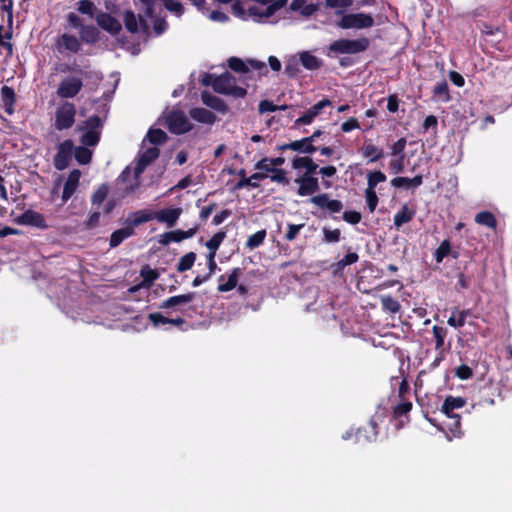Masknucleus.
Returning a JSON list of instances; mask_svg holds the SVG:
<instances>
[{"label":"nucleus","instance_id":"f257e3e1","mask_svg":"<svg viewBox=\"0 0 512 512\" xmlns=\"http://www.w3.org/2000/svg\"><path fill=\"white\" fill-rule=\"evenodd\" d=\"M193 298L194 293L191 292L169 297L159 305L160 309L165 310L166 315L160 312H154L148 315V319L155 327L171 324L184 331L185 329L182 326L186 322L183 315L190 308V303Z\"/></svg>","mask_w":512,"mask_h":512},{"label":"nucleus","instance_id":"f03ea898","mask_svg":"<svg viewBox=\"0 0 512 512\" xmlns=\"http://www.w3.org/2000/svg\"><path fill=\"white\" fill-rule=\"evenodd\" d=\"M206 76L204 84H210L214 91L224 95H231L236 98H242L247 94L246 89L236 85V79L230 73L226 72L218 77Z\"/></svg>","mask_w":512,"mask_h":512},{"label":"nucleus","instance_id":"7ed1b4c3","mask_svg":"<svg viewBox=\"0 0 512 512\" xmlns=\"http://www.w3.org/2000/svg\"><path fill=\"white\" fill-rule=\"evenodd\" d=\"M337 25L342 29H366L374 25V18L363 12L349 13L343 15Z\"/></svg>","mask_w":512,"mask_h":512},{"label":"nucleus","instance_id":"20e7f679","mask_svg":"<svg viewBox=\"0 0 512 512\" xmlns=\"http://www.w3.org/2000/svg\"><path fill=\"white\" fill-rule=\"evenodd\" d=\"M369 46L367 38H360L355 40L339 39L334 41L329 50L336 54H355L365 51Z\"/></svg>","mask_w":512,"mask_h":512},{"label":"nucleus","instance_id":"39448f33","mask_svg":"<svg viewBox=\"0 0 512 512\" xmlns=\"http://www.w3.org/2000/svg\"><path fill=\"white\" fill-rule=\"evenodd\" d=\"M76 109L74 104L65 102L60 105L55 113V128L64 130L70 128L75 120Z\"/></svg>","mask_w":512,"mask_h":512},{"label":"nucleus","instance_id":"423d86ee","mask_svg":"<svg viewBox=\"0 0 512 512\" xmlns=\"http://www.w3.org/2000/svg\"><path fill=\"white\" fill-rule=\"evenodd\" d=\"M379 421H381L380 415H374L370 418L369 422L362 427H359L355 431V440L356 442L366 441L373 442L376 441L379 434Z\"/></svg>","mask_w":512,"mask_h":512},{"label":"nucleus","instance_id":"0eeeda50","mask_svg":"<svg viewBox=\"0 0 512 512\" xmlns=\"http://www.w3.org/2000/svg\"><path fill=\"white\" fill-rule=\"evenodd\" d=\"M166 124L169 130L175 134L188 132L192 125L182 111L174 110L166 116Z\"/></svg>","mask_w":512,"mask_h":512},{"label":"nucleus","instance_id":"6e6552de","mask_svg":"<svg viewBox=\"0 0 512 512\" xmlns=\"http://www.w3.org/2000/svg\"><path fill=\"white\" fill-rule=\"evenodd\" d=\"M131 176V171L127 167L117 179L118 190L122 198L134 194L140 187V176H136L134 173L133 180L128 181Z\"/></svg>","mask_w":512,"mask_h":512},{"label":"nucleus","instance_id":"1a4fd4ad","mask_svg":"<svg viewBox=\"0 0 512 512\" xmlns=\"http://www.w3.org/2000/svg\"><path fill=\"white\" fill-rule=\"evenodd\" d=\"M82 79L77 76H70L62 79L60 82L57 95L61 98H73L82 89Z\"/></svg>","mask_w":512,"mask_h":512},{"label":"nucleus","instance_id":"9d476101","mask_svg":"<svg viewBox=\"0 0 512 512\" xmlns=\"http://www.w3.org/2000/svg\"><path fill=\"white\" fill-rule=\"evenodd\" d=\"M101 122L99 117L93 116L86 121L85 133L82 135V143L86 146H94L100 137Z\"/></svg>","mask_w":512,"mask_h":512},{"label":"nucleus","instance_id":"9b49d317","mask_svg":"<svg viewBox=\"0 0 512 512\" xmlns=\"http://www.w3.org/2000/svg\"><path fill=\"white\" fill-rule=\"evenodd\" d=\"M14 222L18 225L32 226L39 229L48 228L44 216L34 210H26L23 214L15 218Z\"/></svg>","mask_w":512,"mask_h":512},{"label":"nucleus","instance_id":"f8f14e48","mask_svg":"<svg viewBox=\"0 0 512 512\" xmlns=\"http://www.w3.org/2000/svg\"><path fill=\"white\" fill-rule=\"evenodd\" d=\"M197 228H190L189 230H174L165 232L158 236V243L164 246L169 245L172 242L178 243L184 239L192 238L196 234Z\"/></svg>","mask_w":512,"mask_h":512},{"label":"nucleus","instance_id":"ddd939ff","mask_svg":"<svg viewBox=\"0 0 512 512\" xmlns=\"http://www.w3.org/2000/svg\"><path fill=\"white\" fill-rule=\"evenodd\" d=\"M159 156V149L155 146L143 148L135 165L136 176H141L145 168Z\"/></svg>","mask_w":512,"mask_h":512},{"label":"nucleus","instance_id":"4468645a","mask_svg":"<svg viewBox=\"0 0 512 512\" xmlns=\"http://www.w3.org/2000/svg\"><path fill=\"white\" fill-rule=\"evenodd\" d=\"M124 22H125L126 28L132 33H135V32L146 33L149 29V25L146 22V20L141 15H139V17L137 18L136 15L131 11H127L125 13Z\"/></svg>","mask_w":512,"mask_h":512},{"label":"nucleus","instance_id":"2eb2a0df","mask_svg":"<svg viewBox=\"0 0 512 512\" xmlns=\"http://www.w3.org/2000/svg\"><path fill=\"white\" fill-rule=\"evenodd\" d=\"M330 105L331 101L328 99H323L319 101L314 106H312L303 116L296 119L294 125L300 126L311 124L314 118L318 116L325 107Z\"/></svg>","mask_w":512,"mask_h":512},{"label":"nucleus","instance_id":"dca6fc26","mask_svg":"<svg viewBox=\"0 0 512 512\" xmlns=\"http://www.w3.org/2000/svg\"><path fill=\"white\" fill-rule=\"evenodd\" d=\"M295 182L299 184L298 194L300 196H308L314 194L319 189L317 178L310 175H303L295 179Z\"/></svg>","mask_w":512,"mask_h":512},{"label":"nucleus","instance_id":"f3484780","mask_svg":"<svg viewBox=\"0 0 512 512\" xmlns=\"http://www.w3.org/2000/svg\"><path fill=\"white\" fill-rule=\"evenodd\" d=\"M181 213V208H166L154 212V219L160 223H165L168 227H173Z\"/></svg>","mask_w":512,"mask_h":512},{"label":"nucleus","instance_id":"a211bd4d","mask_svg":"<svg viewBox=\"0 0 512 512\" xmlns=\"http://www.w3.org/2000/svg\"><path fill=\"white\" fill-rule=\"evenodd\" d=\"M81 177V172L79 170H73L68 175V178L65 182L63 193H62V201L66 202L68 199L71 198V196L75 193L78 185L79 180Z\"/></svg>","mask_w":512,"mask_h":512},{"label":"nucleus","instance_id":"6ab92c4d","mask_svg":"<svg viewBox=\"0 0 512 512\" xmlns=\"http://www.w3.org/2000/svg\"><path fill=\"white\" fill-rule=\"evenodd\" d=\"M310 201L316 206L327 209L331 212H339L343 207L339 200H331L326 194L314 196Z\"/></svg>","mask_w":512,"mask_h":512},{"label":"nucleus","instance_id":"aec40b11","mask_svg":"<svg viewBox=\"0 0 512 512\" xmlns=\"http://www.w3.org/2000/svg\"><path fill=\"white\" fill-rule=\"evenodd\" d=\"M290 10L299 12L304 17H309L319 10V4L307 3L306 0H292Z\"/></svg>","mask_w":512,"mask_h":512},{"label":"nucleus","instance_id":"412c9836","mask_svg":"<svg viewBox=\"0 0 512 512\" xmlns=\"http://www.w3.org/2000/svg\"><path fill=\"white\" fill-rule=\"evenodd\" d=\"M96 20L101 28L112 34H116L121 28L119 21L106 13L99 14Z\"/></svg>","mask_w":512,"mask_h":512},{"label":"nucleus","instance_id":"4be33fe9","mask_svg":"<svg viewBox=\"0 0 512 512\" xmlns=\"http://www.w3.org/2000/svg\"><path fill=\"white\" fill-rule=\"evenodd\" d=\"M201 99L205 105L222 114H225L228 111V106L226 103L217 96H214L208 92H203L201 94Z\"/></svg>","mask_w":512,"mask_h":512},{"label":"nucleus","instance_id":"5701e85b","mask_svg":"<svg viewBox=\"0 0 512 512\" xmlns=\"http://www.w3.org/2000/svg\"><path fill=\"white\" fill-rule=\"evenodd\" d=\"M282 149H290L308 154H311L316 150V148L312 145V138H303L301 140L293 141L289 144H285Z\"/></svg>","mask_w":512,"mask_h":512},{"label":"nucleus","instance_id":"b1692460","mask_svg":"<svg viewBox=\"0 0 512 512\" xmlns=\"http://www.w3.org/2000/svg\"><path fill=\"white\" fill-rule=\"evenodd\" d=\"M226 237L224 231L217 232L209 241L206 242V247L209 249V264L214 265V258L218 248Z\"/></svg>","mask_w":512,"mask_h":512},{"label":"nucleus","instance_id":"393cba45","mask_svg":"<svg viewBox=\"0 0 512 512\" xmlns=\"http://www.w3.org/2000/svg\"><path fill=\"white\" fill-rule=\"evenodd\" d=\"M190 116L193 120L203 124H213L216 121V116L205 108H194L190 110Z\"/></svg>","mask_w":512,"mask_h":512},{"label":"nucleus","instance_id":"a878e982","mask_svg":"<svg viewBox=\"0 0 512 512\" xmlns=\"http://www.w3.org/2000/svg\"><path fill=\"white\" fill-rule=\"evenodd\" d=\"M466 405V399L463 397H455L452 395H448L442 406H441V412L442 413H449L451 410H457L461 409Z\"/></svg>","mask_w":512,"mask_h":512},{"label":"nucleus","instance_id":"bb28decb","mask_svg":"<svg viewBox=\"0 0 512 512\" xmlns=\"http://www.w3.org/2000/svg\"><path fill=\"white\" fill-rule=\"evenodd\" d=\"M142 282L139 285L133 286L132 288H141L142 286H150L159 277V272L156 269L151 268L148 265L142 267L140 271Z\"/></svg>","mask_w":512,"mask_h":512},{"label":"nucleus","instance_id":"cd10ccee","mask_svg":"<svg viewBox=\"0 0 512 512\" xmlns=\"http://www.w3.org/2000/svg\"><path fill=\"white\" fill-rule=\"evenodd\" d=\"M362 155L369 158L370 162H375L383 157V150L371 142H365L361 148Z\"/></svg>","mask_w":512,"mask_h":512},{"label":"nucleus","instance_id":"c85d7f7f","mask_svg":"<svg viewBox=\"0 0 512 512\" xmlns=\"http://www.w3.org/2000/svg\"><path fill=\"white\" fill-rule=\"evenodd\" d=\"M72 149L73 143L70 140L64 141L59 146V152L55 159V165L58 169H63L65 167L66 157L71 153Z\"/></svg>","mask_w":512,"mask_h":512},{"label":"nucleus","instance_id":"c756f323","mask_svg":"<svg viewBox=\"0 0 512 512\" xmlns=\"http://www.w3.org/2000/svg\"><path fill=\"white\" fill-rule=\"evenodd\" d=\"M422 184V177L421 176H415L414 178H407V177H396L391 180V185L393 187L399 188H410V187H418Z\"/></svg>","mask_w":512,"mask_h":512},{"label":"nucleus","instance_id":"7c9ffc66","mask_svg":"<svg viewBox=\"0 0 512 512\" xmlns=\"http://www.w3.org/2000/svg\"><path fill=\"white\" fill-rule=\"evenodd\" d=\"M133 234L134 229L129 226L114 231L110 237V246L117 247L122 241L129 238Z\"/></svg>","mask_w":512,"mask_h":512},{"label":"nucleus","instance_id":"2f4dec72","mask_svg":"<svg viewBox=\"0 0 512 512\" xmlns=\"http://www.w3.org/2000/svg\"><path fill=\"white\" fill-rule=\"evenodd\" d=\"M154 219V212H148L145 210H140L135 213H132L128 217V221L130 223L129 227L138 226L142 223L148 222L150 220Z\"/></svg>","mask_w":512,"mask_h":512},{"label":"nucleus","instance_id":"473e14b6","mask_svg":"<svg viewBox=\"0 0 512 512\" xmlns=\"http://www.w3.org/2000/svg\"><path fill=\"white\" fill-rule=\"evenodd\" d=\"M292 167L294 169L305 168L307 170L305 175H310L317 169V164L309 157H298L292 161Z\"/></svg>","mask_w":512,"mask_h":512},{"label":"nucleus","instance_id":"72a5a7b5","mask_svg":"<svg viewBox=\"0 0 512 512\" xmlns=\"http://www.w3.org/2000/svg\"><path fill=\"white\" fill-rule=\"evenodd\" d=\"M443 414L452 421L448 425L450 432L453 434V436L460 437L462 435L460 414L456 413L455 410H451V412Z\"/></svg>","mask_w":512,"mask_h":512},{"label":"nucleus","instance_id":"f704fd0d","mask_svg":"<svg viewBox=\"0 0 512 512\" xmlns=\"http://www.w3.org/2000/svg\"><path fill=\"white\" fill-rule=\"evenodd\" d=\"M412 402L406 399L400 400V402L393 407V417L395 419H401L406 417L408 419V413L412 410Z\"/></svg>","mask_w":512,"mask_h":512},{"label":"nucleus","instance_id":"c9c22d12","mask_svg":"<svg viewBox=\"0 0 512 512\" xmlns=\"http://www.w3.org/2000/svg\"><path fill=\"white\" fill-rule=\"evenodd\" d=\"M414 212L408 208L407 205H403L401 210L394 216V225L399 228L405 223L412 220Z\"/></svg>","mask_w":512,"mask_h":512},{"label":"nucleus","instance_id":"e433bc0d","mask_svg":"<svg viewBox=\"0 0 512 512\" xmlns=\"http://www.w3.org/2000/svg\"><path fill=\"white\" fill-rule=\"evenodd\" d=\"M301 64L309 70H315L320 67L321 61L309 52H302L299 55Z\"/></svg>","mask_w":512,"mask_h":512},{"label":"nucleus","instance_id":"4c0bfd02","mask_svg":"<svg viewBox=\"0 0 512 512\" xmlns=\"http://www.w3.org/2000/svg\"><path fill=\"white\" fill-rule=\"evenodd\" d=\"M1 97L4 102L6 112L11 114L13 112V103L15 97L13 89L8 86H3L1 88Z\"/></svg>","mask_w":512,"mask_h":512},{"label":"nucleus","instance_id":"58836bf2","mask_svg":"<svg viewBox=\"0 0 512 512\" xmlns=\"http://www.w3.org/2000/svg\"><path fill=\"white\" fill-rule=\"evenodd\" d=\"M59 44L71 52H78L81 46L79 40L75 36L68 34H64L61 37Z\"/></svg>","mask_w":512,"mask_h":512},{"label":"nucleus","instance_id":"ea45409f","mask_svg":"<svg viewBox=\"0 0 512 512\" xmlns=\"http://www.w3.org/2000/svg\"><path fill=\"white\" fill-rule=\"evenodd\" d=\"M475 221H476V223H478L480 225H484V226H487V227L493 228V229L497 225V221H496L494 215L488 211H483V212L478 213L475 216Z\"/></svg>","mask_w":512,"mask_h":512},{"label":"nucleus","instance_id":"a19ab883","mask_svg":"<svg viewBox=\"0 0 512 512\" xmlns=\"http://www.w3.org/2000/svg\"><path fill=\"white\" fill-rule=\"evenodd\" d=\"M386 181V175L381 171L370 172L367 176L368 190H375L377 184Z\"/></svg>","mask_w":512,"mask_h":512},{"label":"nucleus","instance_id":"79ce46f5","mask_svg":"<svg viewBox=\"0 0 512 512\" xmlns=\"http://www.w3.org/2000/svg\"><path fill=\"white\" fill-rule=\"evenodd\" d=\"M352 4L353 0H325L326 7L336 9V14H342Z\"/></svg>","mask_w":512,"mask_h":512},{"label":"nucleus","instance_id":"37998d69","mask_svg":"<svg viewBox=\"0 0 512 512\" xmlns=\"http://www.w3.org/2000/svg\"><path fill=\"white\" fill-rule=\"evenodd\" d=\"M381 304L383 310L393 314L397 313L400 310V303L391 296L381 297Z\"/></svg>","mask_w":512,"mask_h":512},{"label":"nucleus","instance_id":"c03bdc74","mask_svg":"<svg viewBox=\"0 0 512 512\" xmlns=\"http://www.w3.org/2000/svg\"><path fill=\"white\" fill-rule=\"evenodd\" d=\"M265 237H266L265 230L257 231L256 233L249 236V238L247 239V242H246V246L249 249H254V248L260 246L264 242Z\"/></svg>","mask_w":512,"mask_h":512},{"label":"nucleus","instance_id":"a18cd8bd","mask_svg":"<svg viewBox=\"0 0 512 512\" xmlns=\"http://www.w3.org/2000/svg\"><path fill=\"white\" fill-rule=\"evenodd\" d=\"M432 330L433 336L435 338V347L436 349H439L444 345V340L447 335V329L445 327L435 325Z\"/></svg>","mask_w":512,"mask_h":512},{"label":"nucleus","instance_id":"49530a36","mask_svg":"<svg viewBox=\"0 0 512 512\" xmlns=\"http://www.w3.org/2000/svg\"><path fill=\"white\" fill-rule=\"evenodd\" d=\"M166 138V133L161 129H150L147 134L149 142L155 145L165 142Z\"/></svg>","mask_w":512,"mask_h":512},{"label":"nucleus","instance_id":"de8ad7c7","mask_svg":"<svg viewBox=\"0 0 512 512\" xmlns=\"http://www.w3.org/2000/svg\"><path fill=\"white\" fill-rule=\"evenodd\" d=\"M195 259H196L195 253H193V252L187 253L186 255H184L183 257L180 258V260L178 262V270L186 271V270L190 269L193 266Z\"/></svg>","mask_w":512,"mask_h":512},{"label":"nucleus","instance_id":"09e8293b","mask_svg":"<svg viewBox=\"0 0 512 512\" xmlns=\"http://www.w3.org/2000/svg\"><path fill=\"white\" fill-rule=\"evenodd\" d=\"M241 270L235 268L231 271L225 283L219 284L218 288H236Z\"/></svg>","mask_w":512,"mask_h":512},{"label":"nucleus","instance_id":"8fccbe9b","mask_svg":"<svg viewBox=\"0 0 512 512\" xmlns=\"http://www.w3.org/2000/svg\"><path fill=\"white\" fill-rule=\"evenodd\" d=\"M228 65L233 71H236V72L246 73L249 71V66H248L247 62H244L243 60H241L239 58H235V57L230 58L228 60Z\"/></svg>","mask_w":512,"mask_h":512},{"label":"nucleus","instance_id":"3c124183","mask_svg":"<svg viewBox=\"0 0 512 512\" xmlns=\"http://www.w3.org/2000/svg\"><path fill=\"white\" fill-rule=\"evenodd\" d=\"M92 153L86 147H77L75 149V158L80 164H87L91 160Z\"/></svg>","mask_w":512,"mask_h":512},{"label":"nucleus","instance_id":"603ef678","mask_svg":"<svg viewBox=\"0 0 512 512\" xmlns=\"http://www.w3.org/2000/svg\"><path fill=\"white\" fill-rule=\"evenodd\" d=\"M163 1H164V5H165L166 9L168 11H170L171 13L175 14V16L180 17L183 14L184 9H183L182 4L179 1H176V0H163Z\"/></svg>","mask_w":512,"mask_h":512},{"label":"nucleus","instance_id":"864d4df0","mask_svg":"<svg viewBox=\"0 0 512 512\" xmlns=\"http://www.w3.org/2000/svg\"><path fill=\"white\" fill-rule=\"evenodd\" d=\"M109 192L108 186L103 184L94 192L92 195V203L93 204H101L105 198L107 197Z\"/></svg>","mask_w":512,"mask_h":512},{"label":"nucleus","instance_id":"5fc2aeb1","mask_svg":"<svg viewBox=\"0 0 512 512\" xmlns=\"http://www.w3.org/2000/svg\"><path fill=\"white\" fill-rule=\"evenodd\" d=\"M82 40L92 43L97 40V30L94 27H82L80 32Z\"/></svg>","mask_w":512,"mask_h":512},{"label":"nucleus","instance_id":"6e6d98bb","mask_svg":"<svg viewBox=\"0 0 512 512\" xmlns=\"http://www.w3.org/2000/svg\"><path fill=\"white\" fill-rule=\"evenodd\" d=\"M267 175L264 173H255L249 178H244L238 183V187H244V186H252L257 187V183L255 181L266 178Z\"/></svg>","mask_w":512,"mask_h":512},{"label":"nucleus","instance_id":"4d7b16f0","mask_svg":"<svg viewBox=\"0 0 512 512\" xmlns=\"http://www.w3.org/2000/svg\"><path fill=\"white\" fill-rule=\"evenodd\" d=\"M447 323L449 326L454 328H460L463 327L467 321L463 318V315H460L459 312L453 311L452 315L448 318Z\"/></svg>","mask_w":512,"mask_h":512},{"label":"nucleus","instance_id":"13d9d810","mask_svg":"<svg viewBox=\"0 0 512 512\" xmlns=\"http://www.w3.org/2000/svg\"><path fill=\"white\" fill-rule=\"evenodd\" d=\"M450 252V243L448 240H444L435 251V259L440 263L445 256Z\"/></svg>","mask_w":512,"mask_h":512},{"label":"nucleus","instance_id":"bf43d9fd","mask_svg":"<svg viewBox=\"0 0 512 512\" xmlns=\"http://www.w3.org/2000/svg\"><path fill=\"white\" fill-rule=\"evenodd\" d=\"M0 9L7 14L9 26L13 23V0H0Z\"/></svg>","mask_w":512,"mask_h":512},{"label":"nucleus","instance_id":"052dcab7","mask_svg":"<svg viewBox=\"0 0 512 512\" xmlns=\"http://www.w3.org/2000/svg\"><path fill=\"white\" fill-rule=\"evenodd\" d=\"M455 375L461 380H468L473 376V370L466 364H462L455 369Z\"/></svg>","mask_w":512,"mask_h":512},{"label":"nucleus","instance_id":"680f3d73","mask_svg":"<svg viewBox=\"0 0 512 512\" xmlns=\"http://www.w3.org/2000/svg\"><path fill=\"white\" fill-rule=\"evenodd\" d=\"M94 3L91 0H81L78 3V11L82 14L93 16Z\"/></svg>","mask_w":512,"mask_h":512},{"label":"nucleus","instance_id":"e2e57ef3","mask_svg":"<svg viewBox=\"0 0 512 512\" xmlns=\"http://www.w3.org/2000/svg\"><path fill=\"white\" fill-rule=\"evenodd\" d=\"M365 197H366V202H367L370 212H373L376 209L377 204H378V197L376 195L375 190L366 189Z\"/></svg>","mask_w":512,"mask_h":512},{"label":"nucleus","instance_id":"0e129e2a","mask_svg":"<svg viewBox=\"0 0 512 512\" xmlns=\"http://www.w3.org/2000/svg\"><path fill=\"white\" fill-rule=\"evenodd\" d=\"M256 168L258 170H263L267 172H274L276 168L273 165V162L269 158H264L256 163Z\"/></svg>","mask_w":512,"mask_h":512},{"label":"nucleus","instance_id":"69168bd1","mask_svg":"<svg viewBox=\"0 0 512 512\" xmlns=\"http://www.w3.org/2000/svg\"><path fill=\"white\" fill-rule=\"evenodd\" d=\"M271 181L280 183V184H288L289 180L286 177V173L282 169H276L273 174L270 176Z\"/></svg>","mask_w":512,"mask_h":512},{"label":"nucleus","instance_id":"338daca9","mask_svg":"<svg viewBox=\"0 0 512 512\" xmlns=\"http://www.w3.org/2000/svg\"><path fill=\"white\" fill-rule=\"evenodd\" d=\"M258 110L260 114H264L267 112H275L278 110V106L274 105L271 101L262 100L259 103Z\"/></svg>","mask_w":512,"mask_h":512},{"label":"nucleus","instance_id":"774afa93","mask_svg":"<svg viewBox=\"0 0 512 512\" xmlns=\"http://www.w3.org/2000/svg\"><path fill=\"white\" fill-rule=\"evenodd\" d=\"M434 93L442 96L445 101L449 99L448 96V85L445 81L439 82L434 87Z\"/></svg>","mask_w":512,"mask_h":512}]
</instances>
